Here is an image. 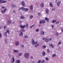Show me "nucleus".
I'll use <instances>...</instances> for the list:
<instances>
[{"label": "nucleus", "mask_w": 63, "mask_h": 63, "mask_svg": "<svg viewBox=\"0 0 63 63\" xmlns=\"http://www.w3.org/2000/svg\"><path fill=\"white\" fill-rule=\"evenodd\" d=\"M16 63H20V61L19 60H17Z\"/></svg>", "instance_id": "obj_31"}, {"label": "nucleus", "mask_w": 63, "mask_h": 63, "mask_svg": "<svg viewBox=\"0 0 63 63\" xmlns=\"http://www.w3.org/2000/svg\"><path fill=\"white\" fill-rule=\"evenodd\" d=\"M22 9V10H23L24 11V8L23 7H20V8L19 9V10L20 11V10Z\"/></svg>", "instance_id": "obj_13"}, {"label": "nucleus", "mask_w": 63, "mask_h": 63, "mask_svg": "<svg viewBox=\"0 0 63 63\" xmlns=\"http://www.w3.org/2000/svg\"><path fill=\"white\" fill-rule=\"evenodd\" d=\"M42 23H45V21L44 20H43L42 21Z\"/></svg>", "instance_id": "obj_27"}, {"label": "nucleus", "mask_w": 63, "mask_h": 63, "mask_svg": "<svg viewBox=\"0 0 63 63\" xmlns=\"http://www.w3.org/2000/svg\"><path fill=\"white\" fill-rule=\"evenodd\" d=\"M60 22H59V21H58L57 22H56L55 23H56V24H59V23Z\"/></svg>", "instance_id": "obj_24"}, {"label": "nucleus", "mask_w": 63, "mask_h": 63, "mask_svg": "<svg viewBox=\"0 0 63 63\" xmlns=\"http://www.w3.org/2000/svg\"><path fill=\"white\" fill-rule=\"evenodd\" d=\"M30 9L31 10H32L33 9V6L32 5H31L30 6Z\"/></svg>", "instance_id": "obj_25"}, {"label": "nucleus", "mask_w": 63, "mask_h": 63, "mask_svg": "<svg viewBox=\"0 0 63 63\" xmlns=\"http://www.w3.org/2000/svg\"><path fill=\"white\" fill-rule=\"evenodd\" d=\"M13 13H14L16 14V10H13Z\"/></svg>", "instance_id": "obj_50"}, {"label": "nucleus", "mask_w": 63, "mask_h": 63, "mask_svg": "<svg viewBox=\"0 0 63 63\" xmlns=\"http://www.w3.org/2000/svg\"><path fill=\"white\" fill-rule=\"evenodd\" d=\"M49 46H50V47H52L53 48V45L52 44H51L50 45L49 44Z\"/></svg>", "instance_id": "obj_22"}, {"label": "nucleus", "mask_w": 63, "mask_h": 63, "mask_svg": "<svg viewBox=\"0 0 63 63\" xmlns=\"http://www.w3.org/2000/svg\"><path fill=\"white\" fill-rule=\"evenodd\" d=\"M39 31V29H36V32H38Z\"/></svg>", "instance_id": "obj_44"}, {"label": "nucleus", "mask_w": 63, "mask_h": 63, "mask_svg": "<svg viewBox=\"0 0 63 63\" xmlns=\"http://www.w3.org/2000/svg\"><path fill=\"white\" fill-rule=\"evenodd\" d=\"M15 44L16 46H18L19 45V42L18 41H16V42Z\"/></svg>", "instance_id": "obj_14"}, {"label": "nucleus", "mask_w": 63, "mask_h": 63, "mask_svg": "<svg viewBox=\"0 0 63 63\" xmlns=\"http://www.w3.org/2000/svg\"><path fill=\"white\" fill-rule=\"evenodd\" d=\"M34 26V25H32V26H31L30 27V28H31V29L33 27V26Z\"/></svg>", "instance_id": "obj_39"}, {"label": "nucleus", "mask_w": 63, "mask_h": 63, "mask_svg": "<svg viewBox=\"0 0 63 63\" xmlns=\"http://www.w3.org/2000/svg\"><path fill=\"white\" fill-rule=\"evenodd\" d=\"M33 16H30V19H32V18H33Z\"/></svg>", "instance_id": "obj_37"}, {"label": "nucleus", "mask_w": 63, "mask_h": 63, "mask_svg": "<svg viewBox=\"0 0 63 63\" xmlns=\"http://www.w3.org/2000/svg\"><path fill=\"white\" fill-rule=\"evenodd\" d=\"M46 60H47V61H48V58L47 57L46 58Z\"/></svg>", "instance_id": "obj_46"}, {"label": "nucleus", "mask_w": 63, "mask_h": 63, "mask_svg": "<svg viewBox=\"0 0 63 63\" xmlns=\"http://www.w3.org/2000/svg\"><path fill=\"white\" fill-rule=\"evenodd\" d=\"M7 32H5L4 34V35L6 36H7Z\"/></svg>", "instance_id": "obj_41"}, {"label": "nucleus", "mask_w": 63, "mask_h": 63, "mask_svg": "<svg viewBox=\"0 0 63 63\" xmlns=\"http://www.w3.org/2000/svg\"><path fill=\"white\" fill-rule=\"evenodd\" d=\"M58 44L59 45H61V41H60L58 43Z\"/></svg>", "instance_id": "obj_42"}, {"label": "nucleus", "mask_w": 63, "mask_h": 63, "mask_svg": "<svg viewBox=\"0 0 63 63\" xmlns=\"http://www.w3.org/2000/svg\"><path fill=\"white\" fill-rule=\"evenodd\" d=\"M28 10V9L27 8H24V11H27Z\"/></svg>", "instance_id": "obj_18"}, {"label": "nucleus", "mask_w": 63, "mask_h": 63, "mask_svg": "<svg viewBox=\"0 0 63 63\" xmlns=\"http://www.w3.org/2000/svg\"><path fill=\"white\" fill-rule=\"evenodd\" d=\"M4 29H5V28L6 29V26H4Z\"/></svg>", "instance_id": "obj_62"}, {"label": "nucleus", "mask_w": 63, "mask_h": 63, "mask_svg": "<svg viewBox=\"0 0 63 63\" xmlns=\"http://www.w3.org/2000/svg\"><path fill=\"white\" fill-rule=\"evenodd\" d=\"M11 6H12V8L13 9L14 8V7H16V5L15 6V5H14V4H12L11 5Z\"/></svg>", "instance_id": "obj_12"}, {"label": "nucleus", "mask_w": 63, "mask_h": 63, "mask_svg": "<svg viewBox=\"0 0 63 63\" xmlns=\"http://www.w3.org/2000/svg\"><path fill=\"white\" fill-rule=\"evenodd\" d=\"M22 19H24V17L23 16H22L20 17Z\"/></svg>", "instance_id": "obj_30"}, {"label": "nucleus", "mask_w": 63, "mask_h": 63, "mask_svg": "<svg viewBox=\"0 0 63 63\" xmlns=\"http://www.w3.org/2000/svg\"><path fill=\"white\" fill-rule=\"evenodd\" d=\"M19 36L21 37H22L23 34V33H22V32L21 31H19Z\"/></svg>", "instance_id": "obj_2"}, {"label": "nucleus", "mask_w": 63, "mask_h": 63, "mask_svg": "<svg viewBox=\"0 0 63 63\" xmlns=\"http://www.w3.org/2000/svg\"><path fill=\"white\" fill-rule=\"evenodd\" d=\"M44 33H45L43 31H42L41 32V35H44Z\"/></svg>", "instance_id": "obj_23"}, {"label": "nucleus", "mask_w": 63, "mask_h": 63, "mask_svg": "<svg viewBox=\"0 0 63 63\" xmlns=\"http://www.w3.org/2000/svg\"><path fill=\"white\" fill-rule=\"evenodd\" d=\"M56 35L57 36H58V32H57L56 33Z\"/></svg>", "instance_id": "obj_53"}, {"label": "nucleus", "mask_w": 63, "mask_h": 63, "mask_svg": "<svg viewBox=\"0 0 63 63\" xmlns=\"http://www.w3.org/2000/svg\"><path fill=\"white\" fill-rule=\"evenodd\" d=\"M38 16H41V13H38Z\"/></svg>", "instance_id": "obj_33"}, {"label": "nucleus", "mask_w": 63, "mask_h": 63, "mask_svg": "<svg viewBox=\"0 0 63 63\" xmlns=\"http://www.w3.org/2000/svg\"><path fill=\"white\" fill-rule=\"evenodd\" d=\"M2 34H1V33H0V38H1V37H2Z\"/></svg>", "instance_id": "obj_47"}, {"label": "nucleus", "mask_w": 63, "mask_h": 63, "mask_svg": "<svg viewBox=\"0 0 63 63\" xmlns=\"http://www.w3.org/2000/svg\"><path fill=\"white\" fill-rule=\"evenodd\" d=\"M48 41H51V40H52L51 38H50L49 39H48Z\"/></svg>", "instance_id": "obj_52"}, {"label": "nucleus", "mask_w": 63, "mask_h": 63, "mask_svg": "<svg viewBox=\"0 0 63 63\" xmlns=\"http://www.w3.org/2000/svg\"><path fill=\"white\" fill-rule=\"evenodd\" d=\"M40 6L41 8H43L44 6V4L43 3H42L41 4Z\"/></svg>", "instance_id": "obj_10"}, {"label": "nucleus", "mask_w": 63, "mask_h": 63, "mask_svg": "<svg viewBox=\"0 0 63 63\" xmlns=\"http://www.w3.org/2000/svg\"><path fill=\"white\" fill-rule=\"evenodd\" d=\"M45 41L46 43H48L49 41H48V39H47V38H45Z\"/></svg>", "instance_id": "obj_11"}, {"label": "nucleus", "mask_w": 63, "mask_h": 63, "mask_svg": "<svg viewBox=\"0 0 63 63\" xmlns=\"http://www.w3.org/2000/svg\"><path fill=\"white\" fill-rule=\"evenodd\" d=\"M54 56H55V54H54L53 55H52V57H54Z\"/></svg>", "instance_id": "obj_43"}, {"label": "nucleus", "mask_w": 63, "mask_h": 63, "mask_svg": "<svg viewBox=\"0 0 63 63\" xmlns=\"http://www.w3.org/2000/svg\"><path fill=\"white\" fill-rule=\"evenodd\" d=\"M14 52H18V51L17 50H14Z\"/></svg>", "instance_id": "obj_29"}, {"label": "nucleus", "mask_w": 63, "mask_h": 63, "mask_svg": "<svg viewBox=\"0 0 63 63\" xmlns=\"http://www.w3.org/2000/svg\"><path fill=\"white\" fill-rule=\"evenodd\" d=\"M41 60H39L38 61V62H37V63H41Z\"/></svg>", "instance_id": "obj_34"}, {"label": "nucleus", "mask_w": 63, "mask_h": 63, "mask_svg": "<svg viewBox=\"0 0 63 63\" xmlns=\"http://www.w3.org/2000/svg\"><path fill=\"white\" fill-rule=\"evenodd\" d=\"M11 22H12L11 21L9 20L8 21L7 24V25H9V24H11Z\"/></svg>", "instance_id": "obj_8"}, {"label": "nucleus", "mask_w": 63, "mask_h": 63, "mask_svg": "<svg viewBox=\"0 0 63 63\" xmlns=\"http://www.w3.org/2000/svg\"><path fill=\"white\" fill-rule=\"evenodd\" d=\"M54 27V25H52V29H53V28Z\"/></svg>", "instance_id": "obj_59"}, {"label": "nucleus", "mask_w": 63, "mask_h": 63, "mask_svg": "<svg viewBox=\"0 0 63 63\" xmlns=\"http://www.w3.org/2000/svg\"><path fill=\"white\" fill-rule=\"evenodd\" d=\"M1 12L2 14H4L5 13L4 11H3V10H1Z\"/></svg>", "instance_id": "obj_40"}, {"label": "nucleus", "mask_w": 63, "mask_h": 63, "mask_svg": "<svg viewBox=\"0 0 63 63\" xmlns=\"http://www.w3.org/2000/svg\"><path fill=\"white\" fill-rule=\"evenodd\" d=\"M21 4L23 7H24V6L25 5V4L24 1H22Z\"/></svg>", "instance_id": "obj_9"}, {"label": "nucleus", "mask_w": 63, "mask_h": 63, "mask_svg": "<svg viewBox=\"0 0 63 63\" xmlns=\"http://www.w3.org/2000/svg\"><path fill=\"white\" fill-rule=\"evenodd\" d=\"M33 56H32V57H31V59H33Z\"/></svg>", "instance_id": "obj_60"}, {"label": "nucleus", "mask_w": 63, "mask_h": 63, "mask_svg": "<svg viewBox=\"0 0 63 63\" xmlns=\"http://www.w3.org/2000/svg\"><path fill=\"white\" fill-rule=\"evenodd\" d=\"M7 32L8 34H10V32H9V29H7Z\"/></svg>", "instance_id": "obj_20"}, {"label": "nucleus", "mask_w": 63, "mask_h": 63, "mask_svg": "<svg viewBox=\"0 0 63 63\" xmlns=\"http://www.w3.org/2000/svg\"><path fill=\"white\" fill-rule=\"evenodd\" d=\"M8 56L9 57H11V54H9L8 55Z\"/></svg>", "instance_id": "obj_48"}, {"label": "nucleus", "mask_w": 63, "mask_h": 63, "mask_svg": "<svg viewBox=\"0 0 63 63\" xmlns=\"http://www.w3.org/2000/svg\"><path fill=\"white\" fill-rule=\"evenodd\" d=\"M42 39L43 40H45V38H42Z\"/></svg>", "instance_id": "obj_54"}, {"label": "nucleus", "mask_w": 63, "mask_h": 63, "mask_svg": "<svg viewBox=\"0 0 63 63\" xmlns=\"http://www.w3.org/2000/svg\"><path fill=\"white\" fill-rule=\"evenodd\" d=\"M5 42L6 44L8 43V42L6 41H5Z\"/></svg>", "instance_id": "obj_56"}, {"label": "nucleus", "mask_w": 63, "mask_h": 63, "mask_svg": "<svg viewBox=\"0 0 63 63\" xmlns=\"http://www.w3.org/2000/svg\"><path fill=\"white\" fill-rule=\"evenodd\" d=\"M42 55L43 56H45V52L43 51L42 52Z\"/></svg>", "instance_id": "obj_19"}, {"label": "nucleus", "mask_w": 63, "mask_h": 63, "mask_svg": "<svg viewBox=\"0 0 63 63\" xmlns=\"http://www.w3.org/2000/svg\"><path fill=\"white\" fill-rule=\"evenodd\" d=\"M24 56L26 58H29V53H26L24 54Z\"/></svg>", "instance_id": "obj_1"}, {"label": "nucleus", "mask_w": 63, "mask_h": 63, "mask_svg": "<svg viewBox=\"0 0 63 63\" xmlns=\"http://www.w3.org/2000/svg\"><path fill=\"white\" fill-rule=\"evenodd\" d=\"M35 47H38V46H39V43H38L37 42H35Z\"/></svg>", "instance_id": "obj_6"}, {"label": "nucleus", "mask_w": 63, "mask_h": 63, "mask_svg": "<svg viewBox=\"0 0 63 63\" xmlns=\"http://www.w3.org/2000/svg\"><path fill=\"white\" fill-rule=\"evenodd\" d=\"M7 11V9L6 8L4 9L3 10V11H4L5 13V12H6Z\"/></svg>", "instance_id": "obj_28"}, {"label": "nucleus", "mask_w": 63, "mask_h": 63, "mask_svg": "<svg viewBox=\"0 0 63 63\" xmlns=\"http://www.w3.org/2000/svg\"><path fill=\"white\" fill-rule=\"evenodd\" d=\"M45 19L47 21V22H48V21H49V19L47 17H46L45 18Z\"/></svg>", "instance_id": "obj_15"}, {"label": "nucleus", "mask_w": 63, "mask_h": 63, "mask_svg": "<svg viewBox=\"0 0 63 63\" xmlns=\"http://www.w3.org/2000/svg\"><path fill=\"white\" fill-rule=\"evenodd\" d=\"M24 37L25 38H26V39L27 38H28V36H27V35H26L24 36Z\"/></svg>", "instance_id": "obj_35"}, {"label": "nucleus", "mask_w": 63, "mask_h": 63, "mask_svg": "<svg viewBox=\"0 0 63 63\" xmlns=\"http://www.w3.org/2000/svg\"><path fill=\"white\" fill-rule=\"evenodd\" d=\"M20 46L21 47H24V45H20Z\"/></svg>", "instance_id": "obj_36"}, {"label": "nucleus", "mask_w": 63, "mask_h": 63, "mask_svg": "<svg viewBox=\"0 0 63 63\" xmlns=\"http://www.w3.org/2000/svg\"><path fill=\"white\" fill-rule=\"evenodd\" d=\"M42 21H40V22H39L40 24H42Z\"/></svg>", "instance_id": "obj_51"}, {"label": "nucleus", "mask_w": 63, "mask_h": 63, "mask_svg": "<svg viewBox=\"0 0 63 63\" xmlns=\"http://www.w3.org/2000/svg\"><path fill=\"white\" fill-rule=\"evenodd\" d=\"M48 9H46V13L47 14H48L49 13V12H48Z\"/></svg>", "instance_id": "obj_17"}, {"label": "nucleus", "mask_w": 63, "mask_h": 63, "mask_svg": "<svg viewBox=\"0 0 63 63\" xmlns=\"http://www.w3.org/2000/svg\"><path fill=\"white\" fill-rule=\"evenodd\" d=\"M18 55L19 56H22V53H19L18 54Z\"/></svg>", "instance_id": "obj_26"}, {"label": "nucleus", "mask_w": 63, "mask_h": 63, "mask_svg": "<svg viewBox=\"0 0 63 63\" xmlns=\"http://www.w3.org/2000/svg\"><path fill=\"white\" fill-rule=\"evenodd\" d=\"M47 51L48 52H49V50L48 49L47 50Z\"/></svg>", "instance_id": "obj_57"}, {"label": "nucleus", "mask_w": 63, "mask_h": 63, "mask_svg": "<svg viewBox=\"0 0 63 63\" xmlns=\"http://www.w3.org/2000/svg\"><path fill=\"white\" fill-rule=\"evenodd\" d=\"M26 27H28V24H26Z\"/></svg>", "instance_id": "obj_55"}, {"label": "nucleus", "mask_w": 63, "mask_h": 63, "mask_svg": "<svg viewBox=\"0 0 63 63\" xmlns=\"http://www.w3.org/2000/svg\"><path fill=\"white\" fill-rule=\"evenodd\" d=\"M20 28H24L25 27H26V26L25 25L24 26H22V25H20Z\"/></svg>", "instance_id": "obj_4"}, {"label": "nucleus", "mask_w": 63, "mask_h": 63, "mask_svg": "<svg viewBox=\"0 0 63 63\" xmlns=\"http://www.w3.org/2000/svg\"><path fill=\"white\" fill-rule=\"evenodd\" d=\"M5 7H4V6H2V9H4V8H5Z\"/></svg>", "instance_id": "obj_58"}, {"label": "nucleus", "mask_w": 63, "mask_h": 63, "mask_svg": "<svg viewBox=\"0 0 63 63\" xmlns=\"http://www.w3.org/2000/svg\"><path fill=\"white\" fill-rule=\"evenodd\" d=\"M43 48H46V46H43Z\"/></svg>", "instance_id": "obj_38"}, {"label": "nucleus", "mask_w": 63, "mask_h": 63, "mask_svg": "<svg viewBox=\"0 0 63 63\" xmlns=\"http://www.w3.org/2000/svg\"><path fill=\"white\" fill-rule=\"evenodd\" d=\"M32 45H34L35 44V42L34 41V39H32Z\"/></svg>", "instance_id": "obj_7"}, {"label": "nucleus", "mask_w": 63, "mask_h": 63, "mask_svg": "<svg viewBox=\"0 0 63 63\" xmlns=\"http://www.w3.org/2000/svg\"><path fill=\"white\" fill-rule=\"evenodd\" d=\"M5 41H7V39H6L5 40Z\"/></svg>", "instance_id": "obj_61"}, {"label": "nucleus", "mask_w": 63, "mask_h": 63, "mask_svg": "<svg viewBox=\"0 0 63 63\" xmlns=\"http://www.w3.org/2000/svg\"><path fill=\"white\" fill-rule=\"evenodd\" d=\"M7 1H5L4 0H0V3H6Z\"/></svg>", "instance_id": "obj_3"}, {"label": "nucleus", "mask_w": 63, "mask_h": 63, "mask_svg": "<svg viewBox=\"0 0 63 63\" xmlns=\"http://www.w3.org/2000/svg\"><path fill=\"white\" fill-rule=\"evenodd\" d=\"M55 22V20H53L52 21V23H54V22Z\"/></svg>", "instance_id": "obj_45"}, {"label": "nucleus", "mask_w": 63, "mask_h": 63, "mask_svg": "<svg viewBox=\"0 0 63 63\" xmlns=\"http://www.w3.org/2000/svg\"><path fill=\"white\" fill-rule=\"evenodd\" d=\"M21 31H22L23 32H24L25 31V30L24 29H21Z\"/></svg>", "instance_id": "obj_21"}, {"label": "nucleus", "mask_w": 63, "mask_h": 63, "mask_svg": "<svg viewBox=\"0 0 63 63\" xmlns=\"http://www.w3.org/2000/svg\"><path fill=\"white\" fill-rule=\"evenodd\" d=\"M50 6L51 7H53V5L51 2H50Z\"/></svg>", "instance_id": "obj_16"}, {"label": "nucleus", "mask_w": 63, "mask_h": 63, "mask_svg": "<svg viewBox=\"0 0 63 63\" xmlns=\"http://www.w3.org/2000/svg\"><path fill=\"white\" fill-rule=\"evenodd\" d=\"M61 3V1L60 0H59L57 2V6L58 7H59L60 4Z\"/></svg>", "instance_id": "obj_5"}, {"label": "nucleus", "mask_w": 63, "mask_h": 63, "mask_svg": "<svg viewBox=\"0 0 63 63\" xmlns=\"http://www.w3.org/2000/svg\"><path fill=\"white\" fill-rule=\"evenodd\" d=\"M14 62H14V61H12L11 62V63H14Z\"/></svg>", "instance_id": "obj_49"}, {"label": "nucleus", "mask_w": 63, "mask_h": 63, "mask_svg": "<svg viewBox=\"0 0 63 63\" xmlns=\"http://www.w3.org/2000/svg\"><path fill=\"white\" fill-rule=\"evenodd\" d=\"M32 63H34V62L33 61H32Z\"/></svg>", "instance_id": "obj_63"}, {"label": "nucleus", "mask_w": 63, "mask_h": 63, "mask_svg": "<svg viewBox=\"0 0 63 63\" xmlns=\"http://www.w3.org/2000/svg\"><path fill=\"white\" fill-rule=\"evenodd\" d=\"M12 61L15 62V59L14 58V57H12Z\"/></svg>", "instance_id": "obj_32"}, {"label": "nucleus", "mask_w": 63, "mask_h": 63, "mask_svg": "<svg viewBox=\"0 0 63 63\" xmlns=\"http://www.w3.org/2000/svg\"><path fill=\"white\" fill-rule=\"evenodd\" d=\"M62 32H63V29L62 30Z\"/></svg>", "instance_id": "obj_64"}]
</instances>
